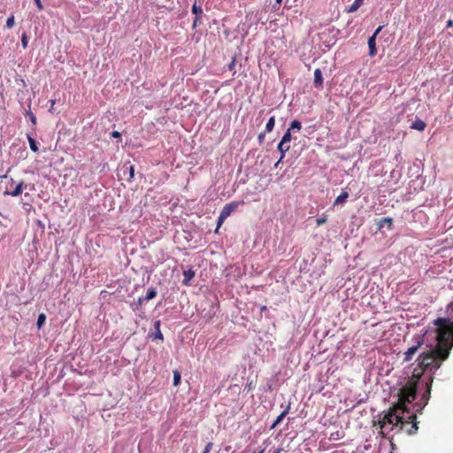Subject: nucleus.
I'll return each mask as SVG.
<instances>
[{
  "mask_svg": "<svg viewBox=\"0 0 453 453\" xmlns=\"http://www.w3.org/2000/svg\"><path fill=\"white\" fill-rule=\"evenodd\" d=\"M434 324L440 328L437 330L439 342L429 351L420 353L416 361L412 376L405 386L398 389V431L406 434H413L418 430L417 413L421 411L430 397L433 378L429 377L421 381L425 372H434L445 361L451 349L452 344L443 342L447 329L453 326L449 319L438 318Z\"/></svg>",
  "mask_w": 453,
  "mask_h": 453,
  "instance_id": "obj_1",
  "label": "nucleus"
},
{
  "mask_svg": "<svg viewBox=\"0 0 453 453\" xmlns=\"http://www.w3.org/2000/svg\"><path fill=\"white\" fill-rule=\"evenodd\" d=\"M380 442L379 453H393L395 449L394 427L396 426V403H393L389 411L380 420Z\"/></svg>",
  "mask_w": 453,
  "mask_h": 453,
  "instance_id": "obj_2",
  "label": "nucleus"
},
{
  "mask_svg": "<svg viewBox=\"0 0 453 453\" xmlns=\"http://www.w3.org/2000/svg\"><path fill=\"white\" fill-rule=\"evenodd\" d=\"M238 205H239V203L232 202V203H226L223 207V209L221 210L219 216L218 218L217 227L215 230L216 233L219 231V227L224 223V221L231 215V213L238 208Z\"/></svg>",
  "mask_w": 453,
  "mask_h": 453,
  "instance_id": "obj_3",
  "label": "nucleus"
},
{
  "mask_svg": "<svg viewBox=\"0 0 453 453\" xmlns=\"http://www.w3.org/2000/svg\"><path fill=\"white\" fill-rule=\"evenodd\" d=\"M423 345V337L420 335L417 336L416 344L408 348V349L403 353V361L410 362L417 356V352L418 349Z\"/></svg>",
  "mask_w": 453,
  "mask_h": 453,
  "instance_id": "obj_4",
  "label": "nucleus"
},
{
  "mask_svg": "<svg viewBox=\"0 0 453 453\" xmlns=\"http://www.w3.org/2000/svg\"><path fill=\"white\" fill-rule=\"evenodd\" d=\"M393 226V219L389 217L382 218L378 222V226L380 231H383L384 229H392Z\"/></svg>",
  "mask_w": 453,
  "mask_h": 453,
  "instance_id": "obj_5",
  "label": "nucleus"
},
{
  "mask_svg": "<svg viewBox=\"0 0 453 453\" xmlns=\"http://www.w3.org/2000/svg\"><path fill=\"white\" fill-rule=\"evenodd\" d=\"M323 85V75L320 69H316L314 72V86L317 88H321Z\"/></svg>",
  "mask_w": 453,
  "mask_h": 453,
  "instance_id": "obj_6",
  "label": "nucleus"
},
{
  "mask_svg": "<svg viewBox=\"0 0 453 453\" xmlns=\"http://www.w3.org/2000/svg\"><path fill=\"white\" fill-rule=\"evenodd\" d=\"M183 276H184V279L182 280L183 285L188 286V285H190V280L195 276V271L192 269L185 270L183 272Z\"/></svg>",
  "mask_w": 453,
  "mask_h": 453,
  "instance_id": "obj_7",
  "label": "nucleus"
},
{
  "mask_svg": "<svg viewBox=\"0 0 453 453\" xmlns=\"http://www.w3.org/2000/svg\"><path fill=\"white\" fill-rule=\"evenodd\" d=\"M367 43H368V47H369V55L372 57L377 52L375 35L370 36Z\"/></svg>",
  "mask_w": 453,
  "mask_h": 453,
  "instance_id": "obj_8",
  "label": "nucleus"
},
{
  "mask_svg": "<svg viewBox=\"0 0 453 453\" xmlns=\"http://www.w3.org/2000/svg\"><path fill=\"white\" fill-rule=\"evenodd\" d=\"M426 127V124L420 119H416L411 125L412 129H416L418 131H424Z\"/></svg>",
  "mask_w": 453,
  "mask_h": 453,
  "instance_id": "obj_9",
  "label": "nucleus"
},
{
  "mask_svg": "<svg viewBox=\"0 0 453 453\" xmlns=\"http://www.w3.org/2000/svg\"><path fill=\"white\" fill-rule=\"evenodd\" d=\"M349 197V192L346 190H342L341 195L336 197L334 202V205L342 204L344 203Z\"/></svg>",
  "mask_w": 453,
  "mask_h": 453,
  "instance_id": "obj_10",
  "label": "nucleus"
},
{
  "mask_svg": "<svg viewBox=\"0 0 453 453\" xmlns=\"http://www.w3.org/2000/svg\"><path fill=\"white\" fill-rule=\"evenodd\" d=\"M23 186H24V182L21 181L19 182L16 188H14V190L11 191V192H8V191H5L4 194L5 195H9V196H19L21 193H22V190H23Z\"/></svg>",
  "mask_w": 453,
  "mask_h": 453,
  "instance_id": "obj_11",
  "label": "nucleus"
},
{
  "mask_svg": "<svg viewBox=\"0 0 453 453\" xmlns=\"http://www.w3.org/2000/svg\"><path fill=\"white\" fill-rule=\"evenodd\" d=\"M289 411V405L277 417V418L274 420L273 425L271 426V428L276 427L286 417V415L288 413Z\"/></svg>",
  "mask_w": 453,
  "mask_h": 453,
  "instance_id": "obj_12",
  "label": "nucleus"
},
{
  "mask_svg": "<svg viewBox=\"0 0 453 453\" xmlns=\"http://www.w3.org/2000/svg\"><path fill=\"white\" fill-rule=\"evenodd\" d=\"M27 139L28 141L29 147H30L31 150L34 151V152H38L39 149H38V146H37V142L32 137V135L30 134H27Z\"/></svg>",
  "mask_w": 453,
  "mask_h": 453,
  "instance_id": "obj_13",
  "label": "nucleus"
},
{
  "mask_svg": "<svg viewBox=\"0 0 453 453\" xmlns=\"http://www.w3.org/2000/svg\"><path fill=\"white\" fill-rule=\"evenodd\" d=\"M277 149L281 154L280 157V161H281L284 158L286 152L289 150L290 145L288 143H287V144H282V146L280 147V142L277 146Z\"/></svg>",
  "mask_w": 453,
  "mask_h": 453,
  "instance_id": "obj_14",
  "label": "nucleus"
},
{
  "mask_svg": "<svg viewBox=\"0 0 453 453\" xmlns=\"http://www.w3.org/2000/svg\"><path fill=\"white\" fill-rule=\"evenodd\" d=\"M291 139H292L291 131H290V129H288L280 140V147L282 146V144H287V143L289 144V142H291Z\"/></svg>",
  "mask_w": 453,
  "mask_h": 453,
  "instance_id": "obj_15",
  "label": "nucleus"
},
{
  "mask_svg": "<svg viewBox=\"0 0 453 453\" xmlns=\"http://www.w3.org/2000/svg\"><path fill=\"white\" fill-rule=\"evenodd\" d=\"M364 0H355L353 4L349 7V12H355L363 4Z\"/></svg>",
  "mask_w": 453,
  "mask_h": 453,
  "instance_id": "obj_16",
  "label": "nucleus"
},
{
  "mask_svg": "<svg viewBox=\"0 0 453 453\" xmlns=\"http://www.w3.org/2000/svg\"><path fill=\"white\" fill-rule=\"evenodd\" d=\"M157 296V290L155 288H150L147 291L146 296H144L145 301H150L155 298Z\"/></svg>",
  "mask_w": 453,
  "mask_h": 453,
  "instance_id": "obj_17",
  "label": "nucleus"
},
{
  "mask_svg": "<svg viewBox=\"0 0 453 453\" xmlns=\"http://www.w3.org/2000/svg\"><path fill=\"white\" fill-rule=\"evenodd\" d=\"M274 126H275V117H274V116H272V117L268 119V121H267V123H266V125H265V132H266V133H270V132H272V131H273V127H274Z\"/></svg>",
  "mask_w": 453,
  "mask_h": 453,
  "instance_id": "obj_18",
  "label": "nucleus"
},
{
  "mask_svg": "<svg viewBox=\"0 0 453 453\" xmlns=\"http://www.w3.org/2000/svg\"><path fill=\"white\" fill-rule=\"evenodd\" d=\"M191 12L195 14V17H202L203 9L201 6L196 5V3L193 4Z\"/></svg>",
  "mask_w": 453,
  "mask_h": 453,
  "instance_id": "obj_19",
  "label": "nucleus"
},
{
  "mask_svg": "<svg viewBox=\"0 0 453 453\" xmlns=\"http://www.w3.org/2000/svg\"><path fill=\"white\" fill-rule=\"evenodd\" d=\"M301 128L302 123L299 120L295 119L290 123V127L288 129H290V131H300Z\"/></svg>",
  "mask_w": 453,
  "mask_h": 453,
  "instance_id": "obj_20",
  "label": "nucleus"
},
{
  "mask_svg": "<svg viewBox=\"0 0 453 453\" xmlns=\"http://www.w3.org/2000/svg\"><path fill=\"white\" fill-rule=\"evenodd\" d=\"M45 321H46L45 314H43V313L39 314V316L37 318V322H36L37 327L41 328L45 324Z\"/></svg>",
  "mask_w": 453,
  "mask_h": 453,
  "instance_id": "obj_21",
  "label": "nucleus"
},
{
  "mask_svg": "<svg viewBox=\"0 0 453 453\" xmlns=\"http://www.w3.org/2000/svg\"><path fill=\"white\" fill-rule=\"evenodd\" d=\"M180 372L178 370L173 371V385L178 386L180 383Z\"/></svg>",
  "mask_w": 453,
  "mask_h": 453,
  "instance_id": "obj_22",
  "label": "nucleus"
},
{
  "mask_svg": "<svg viewBox=\"0 0 453 453\" xmlns=\"http://www.w3.org/2000/svg\"><path fill=\"white\" fill-rule=\"evenodd\" d=\"M14 23H15L14 16H13V15H11V16L7 19V20H6V25H5V26H6V27H7L8 29H11V28H12V27H13Z\"/></svg>",
  "mask_w": 453,
  "mask_h": 453,
  "instance_id": "obj_23",
  "label": "nucleus"
},
{
  "mask_svg": "<svg viewBox=\"0 0 453 453\" xmlns=\"http://www.w3.org/2000/svg\"><path fill=\"white\" fill-rule=\"evenodd\" d=\"M27 116L29 118L32 125L35 126L36 125V117H35V115L31 111H27Z\"/></svg>",
  "mask_w": 453,
  "mask_h": 453,
  "instance_id": "obj_24",
  "label": "nucleus"
},
{
  "mask_svg": "<svg viewBox=\"0 0 453 453\" xmlns=\"http://www.w3.org/2000/svg\"><path fill=\"white\" fill-rule=\"evenodd\" d=\"M21 44L24 49L27 47L28 44V39L26 34H23L21 36Z\"/></svg>",
  "mask_w": 453,
  "mask_h": 453,
  "instance_id": "obj_25",
  "label": "nucleus"
},
{
  "mask_svg": "<svg viewBox=\"0 0 453 453\" xmlns=\"http://www.w3.org/2000/svg\"><path fill=\"white\" fill-rule=\"evenodd\" d=\"M127 170H128V173H129V179L128 180H131L134 178V165H129L127 167Z\"/></svg>",
  "mask_w": 453,
  "mask_h": 453,
  "instance_id": "obj_26",
  "label": "nucleus"
},
{
  "mask_svg": "<svg viewBox=\"0 0 453 453\" xmlns=\"http://www.w3.org/2000/svg\"><path fill=\"white\" fill-rule=\"evenodd\" d=\"M213 448V443L212 442H208L205 447H204V449L203 451V453H210L211 450Z\"/></svg>",
  "mask_w": 453,
  "mask_h": 453,
  "instance_id": "obj_27",
  "label": "nucleus"
},
{
  "mask_svg": "<svg viewBox=\"0 0 453 453\" xmlns=\"http://www.w3.org/2000/svg\"><path fill=\"white\" fill-rule=\"evenodd\" d=\"M153 339H159L160 341H163L164 337L160 330H157L153 334Z\"/></svg>",
  "mask_w": 453,
  "mask_h": 453,
  "instance_id": "obj_28",
  "label": "nucleus"
},
{
  "mask_svg": "<svg viewBox=\"0 0 453 453\" xmlns=\"http://www.w3.org/2000/svg\"><path fill=\"white\" fill-rule=\"evenodd\" d=\"M265 131L264 133H260L257 136V140H258V142L259 144H262L265 141Z\"/></svg>",
  "mask_w": 453,
  "mask_h": 453,
  "instance_id": "obj_29",
  "label": "nucleus"
},
{
  "mask_svg": "<svg viewBox=\"0 0 453 453\" xmlns=\"http://www.w3.org/2000/svg\"><path fill=\"white\" fill-rule=\"evenodd\" d=\"M201 23V17H195V19L193 21V27H197Z\"/></svg>",
  "mask_w": 453,
  "mask_h": 453,
  "instance_id": "obj_30",
  "label": "nucleus"
},
{
  "mask_svg": "<svg viewBox=\"0 0 453 453\" xmlns=\"http://www.w3.org/2000/svg\"><path fill=\"white\" fill-rule=\"evenodd\" d=\"M35 4H36V7H37L40 11H42V10L43 9V5H42V4L41 0H35Z\"/></svg>",
  "mask_w": 453,
  "mask_h": 453,
  "instance_id": "obj_31",
  "label": "nucleus"
},
{
  "mask_svg": "<svg viewBox=\"0 0 453 453\" xmlns=\"http://www.w3.org/2000/svg\"><path fill=\"white\" fill-rule=\"evenodd\" d=\"M325 222H326V219L325 218H319V219H317V225L318 226H321Z\"/></svg>",
  "mask_w": 453,
  "mask_h": 453,
  "instance_id": "obj_32",
  "label": "nucleus"
},
{
  "mask_svg": "<svg viewBox=\"0 0 453 453\" xmlns=\"http://www.w3.org/2000/svg\"><path fill=\"white\" fill-rule=\"evenodd\" d=\"M154 327H155L156 331L160 330V321L159 320H156L154 322Z\"/></svg>",
  "mask_w": 453,
  "mask_h": 453,
  "instance_id": "obj_33",
  "label": "nucleus"
},
{
  "mask_svg": "<svg viewBox=\"0 0 453 453\" xmlns=\"http://www.w3.org/2000/svg\"><path fill=\"white\" fill-rule=\"evenodd\" d=\"M111 136L114 137V138H119L120 137V133L118 132V131H113L111 133Z\"/></svg>",
  "mask_w": 453,
  "mask_h": 453,
  "instance_id": "obj_34",
  "label": "nucleus"
},
{
  "mask_svg": "<svg viewBox=\"0 0 453 453\" xmlns=\"http://www.w3.org/2000/svg\"><path fill=\"white\" fill-rule=\"evenodd\" d=\"M144 301V297H139L137 300V306H141Z\"/></svg>",
  "mask_w": 453,
  "mask_h": 453,
  "instance_id": "obj_35",
  "label": "nucleus"
},
{
  "mask_svg": "<svg viewBox=\"0 0 453 453\" xmlns=\"http://www.w3.org/2000/svg\"><path fill=\"white\" fill-rule=\"evenodd\" d=\"M234 66H235V61H234V60L229 64V65H228V69H229V70H233V69L234 68Z\"/></svg>",
  "mask_w": 453,
  "mask_h": 453,
  "instance_id": "obj_36",
  "label": "nucleus"
},
{
  "mask_svg": "<svg viewBox=\"0 0 453 453\" xmlns=\"http://www.w3.org/2000/svg\"><path fill=\"white\" fill-rule=\"evenodd\" d=\"M381 29H382V27H379L375 30V32L373 33V35H375V37H376V36H377V35L381 31Z\"/></svg>",
  "mask_w": 453,
  "mask_h": 453,
  "instance_id": "obj_37",
  "label": "nucleus"
},
{
  "mask_svg": "<svg viewBox=\"0 0 453 453\" xmlns=\"http://www.w3.org/2000/svg\"><path fill=\"white\" fill-rule=\"evenodd\" d=\"M453 27V19H449L447 21V27Z\"/></svg>",
  "mask_w": 453,
  "mask_h": 453,
  "instance_id": "obj_38",
  "label": "nucleus"
},
{
  "mask_svg": "<svg viewBox=\"0 0 453 453\" xmlns=\"http://www.w3.org/2000/svg\"><path fill=\"white\" fill-rule=\"evenodd\" d=\"M55 104V100H50V106L51 108H53V105ZM52 109H50V111H51Z\"/></svg>",
  "mask_w": 453,
  "mask_h": 453,
  "instance_id": "obj_39",
  "label": "nucleus"
},
{
  "mask_svg": "<svg viewBox=\"0 0 453 453\" xmlns=\"http://www.w3.org/2000/svg\"><path fill=\"white\" fill-rule=\"evenodd\" d=\"M265 449H261V450H259V451H257V452H252V453H265Z\"/></svg>",
  "mask_w": 453,
  "mask_h": 453,
  "instance_id": "obj_40",
  "label": "nucleus"
},
{
  "mask_svg": "<svg viewBox=\"0 0 453 453\" xmlns=\"http://www.w3.org/2000/svg\"><path fill=\"white\" fill-rule=\"evenodd\" d=\"M280 162V159H279V160H278V162L274 165V167H277V166L279 165Z\"/></svg>",
  "mask_w": 453,
  "mask_h": 453,
  "instance_id": "obj_41",
  "label": "nucleus"
},
{
  "mask_svg": "<svg viewBox=\"0 0 453 453\" xmlns=\"http://www.w3.org/2000/svg\"><path fill=\"white\" fill-rule=\"evenodd\" d=\"M282 0H276L278 4H280Z\"/></svg>",
  "mask_w": 453,
  "mask_h": 453,
  "instance_id": "obj_42",
  "label": "nucleus"
},
{
  "mask_svg": "<svg viewBox=\"0 0 453 453\" xmlns=\"http://www.w3.org/2000/svg\"><path fill=\"white\" fill-rule=\"evenodd\" d=\"M274 453H280V450L275 451Z\"/></svg>",
  "mask_w": 453,
  "mask_h": 453,
  "instance_id": "obj_43",
  "label": "nucleus"
}]
</instances>
